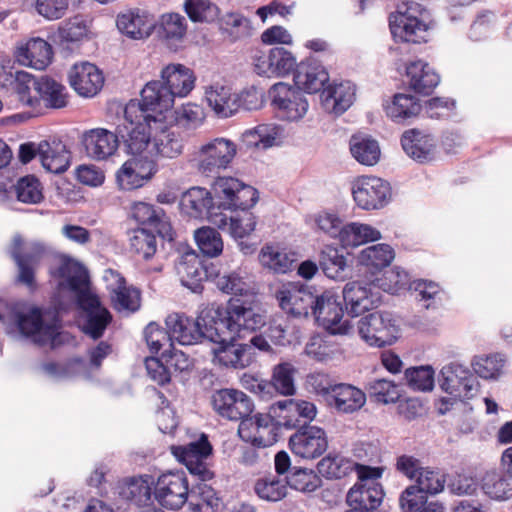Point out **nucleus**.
Instances as JSON below:
<instances>
[{"mask_svg":"<svg viewBox=\"0 0 512 512\" xmlns=\"http://www.w3.org/2000/svg\"><path fill=\"white\" fill-rule=\"evenodd\" d=\"M254 489L261 499L270 502L280 501L287 495L286 481L284 482L276 476H267L257 480Z\"/></svg>","mask_w":512,"mask_h":512,"instance_id":"obj_57","label":"nucleus"},{"mask_svg":"<svg viewBox=\"0 0 512 512\" xmlns=\"http://www.w3.org/2000/svg\"><path fill=\"white\" fill-rule=\"evenodd\" d=\"M57 318L53 316L47 321L39 308H31L27 312L16 315V324L20 333L31 337L33 342L44 345L52 341L57 333Z\"/></svg>","mask_w":512,"mask_h":512,"instance_id":"obj_16","label":"nucleus"},{"mask_svg":"<svg viewBox=\"0 0 512 512\" xmlns=\"http://www.w3.org/2000/svg\"><path fill=\"white\" fill-rule=\"evenodd\" d=\"M352 241L340 243L339 247L326 246L320 254L319 264L325 275L331 279L343 280L347 268L346 255H350Z\"/></svg>","mask_w":512,"mask_h":512,"instance_id":"obj_35","label":"nucleus"},{"mask_svg":"<svg viewBox=\"0 0 512 512\" xmlns=\"http://www.w3.org/2000/svg\"><path fill=\"white\" fill-rule=\"evenodd\" d=\"M395 257L394 249L388 244H375L363 249L357 257V272L370 273L369 278L390 265Z\"/></svg>","mask_w":512,"mask_h":512,"instance_id":"obj_27","label":"nucleus"},{"mask_svg":"<svg viewBox=\"0 0 512 512\" xmlns=\"http://www.w3.org/2000/svg\"><path fill=\"white\" fill-rule=\"evenodd\" d=\"M211 453L212 445L205 434H202L196 441L177 447L175 451V455L185 464L190 473L200 476L203 480L210 475V471L203 461Z\"/></svg>","mask_w":512,"mask_h":512,"instance_id":"obj_22","label":"nucleus"},{"mask_svg":"<svg viewBox=\"0 0 512 512\" xmlns=\"http://www.w3.org/2000/svg\"><path fill=\"white\" fill-rule=\"evenodd\" d=\"M274 415L257 414L240 422L238 433L245 441L257 447H269L277 441V424Z\"/></svg>","mask_w":512,"mask_h":512,"instance_id":"obj_18","label":"nucleus"},{"mask_svg":"<svg viewBox=\"0 0 512 512\" xmlns=\"http://www.w3.org/2000/svg\"><path fill=\"white\" fill-rule=\"evenodd\" d=\"M183 147V139L167 127L165 120L161 129H154L151 152L155 155L173 159L182 154Z\"/></svg>","mask_w":512,"mask_h":512,"instance_id":"obj_41","label":"nucleus"},{"mask_svg":"<svg viewBox=\"0 0 512 512\" xmlns=\"http://www.w3.org/2000/svg\"><path fill=\"white\" fill-rule=\"evenodd\" d=\"M391 198L390 184L375 176L354 179V202L364 210L381 209Z\"/></svg>","mask_w":512,"mask_h":512,"instance_id":"obj_13","label":"nucleus"},{"mask_svg":"<svg viewBox=\"0 0 512 512\" xmlns=\"http://www.w3.org/2000/svg\"><path fill=\"white\" fill-rule=\"evenodd\" d=\"M215 284L220 291L235 296L245 295L250 289L240 270L217 274Z\"/></svg>","mask_w":512,"mask_h":512,"instance_id":"obj_62","label":"nucleus"},{"mask_svg":"<svg viewBox=\"0 0 512 512\" xmlns=\"http://www.w3.org/2000/svg\"><path fill=\"white\" fill-rule=\"evenodd\" d=\"M367 392L370 399L381 404L395 403L400 398L397 385L387 379H377L369 382Z\"/></svg>","mask_w":512,"mask_h":512,"instance_id":"obj_60","label":"nucleus"},{"mask_svg":"<svg viewBox=\"0 0 512 512\" xmlns=\"http://www.w3.org/2000/svg\"><path fill=\"white\" fill-rule=\"evenodd\" d=\"M293 254H290L273 245L264 246L259 254L261 265L274 273L285 274L292 269L295 261Z\"/></svg>","mask_w":512,"mask_h":512,"instance_id":"obj_47","label":"nucleus"},{"mask_svg":"<svg viewBox=\"0 0 512 512\" xmlns=\"http://www.w3.org/2000/svg\"><path fill=\"white\" fill-rule=\"evenodd\" d=\"M36 86H38V79H34L32 75L27 72H21L18 82L13 88L17 100L23 105L31 108L40 107V98L36 94Z\"/></svg>","mask_w":512,"mask_h":512,"instance_id":"obj_54","label":"nucleus"},{"mask_svg":"<svg viewBox=\"0 0 512 512\" xmlns=\"http://www.w3.org/2000/svg\"><path fill=\"white\" fill-rule=\"evenodd\" d=\"M151 484L149 476L132 477L123 483L119 494L138 506H146L151 500Z\"/></svg>","mask_w":512,"mask_h":512,"instance_id":"obj_48","label":"nucleus"},{"mask_svg":"<svg viewBox=\"0 0 512 512\" xmlns=\"http://www.w3.org/2000/svg\"><path fill=\"white\" fill-rule=\"evenodd\" d=\"M57 275L65 280L71 291L77 293L78 305L84 312L83 332L93 339L102 337L112 316L98 297L87 291L89 281L85 267L72 259H64L57 269Z\"/></svg>","mask_w":512,"mask_h":512,"instance_id":"obj_1","label":"nucleus"},{"mask_svg":"<svg viewBox=\"0 0 512 512\" xmlns=\"http://www.w3.org/2000/svg\"><path fill=\"white\" fill-rule=\"evenodd\" d=\"M328 81L327 70L316 60L301 62L294 74L296 87L309 94L319 92Z\"/></svg>","mask_w":512,"mask_h":512,"instance_id":"obj_29","label":"nucleus"},{"mask_svg":"<svg viewBox=\"0 0 512 512\" xmlns=\"http://www.w3.org/2000/svg\"><path fill=\"white\" fill-rule=\"evenodd\" d=\"M402 512H445L444 505L436 500L429 501L428 497L412 496V491L403 490L399 497Z\"/></svg>","mask_w":512,"mask_h":512,"instance_id":"obj_53","label":"nucleus"},{"mask_svg":"<svg viewBox=\"0 0 512 512\" xmlns=\"http://www.w3.org/2000/svg\"><path fill=\"white\" fill-rule=\"evenodd\" d=\"M434 370L431 366L410 367L405 371L408 386L415 391H431L434 387Z\"/></svg>","mask_w":512,"mask_h":512,"instance_id":"obj_64","label":"nucleus"},{"mask_svg":"<svg viewBox=\"0 0 512 512\" xmlns=\"http://www.w3.org/2000/svg\"><path fill=\"white\" fill-rule=\"evenodd\" d=\"M358 334L369 346L392 345L398 334V327L388 312H372L362 317L358 323Z\"/></svg>","mask_w":512,"mask_h":512,"instance_id":"obj_8","label":"nucleus"},{"mask_svg":"<svg viewBox=\"0 0 512 512\" xmlns=\"http://www.w3.org/2000/svg\"><path fill=\"white\" fill-rule=\"evenodd\" d=\"M325 111L336 116L342 115L352 105V89L349 82L329 85L320 95Z\"/></svg>","mask_w":512,"mask_h":512,"instance_id":"obj_40","label":"nucleus"},{"mask_svg":"<svg viewBox=\"0 0 512 512\" xmlns=\"http://www.w3.org/2000/svg\"><path fill=\"white\" fill-rule=\"evenodd\" d=\"M411 284L409 274L400 267L386 271L380 278H368L365 285L354 280V317L380 304L379 289L395 295L412 289Z\"/></svg>","mask_w":512,"mask_h":512,"instance_id":"obj_4","label":"nucleus"},{"mask_svg":"<svg viewBox=\"0 0 512 512\" xmlns=\"http://www.w3.org/2000/svg\"><path fill=\"white\" fill-rule=\"evenodd\" d=\"M291 451L304 459L320 457L328 448V439L324 429L314 425H304L290 436Z\"/></svg>","mask_w":512,"mask_h":512,"instance_id":"obj_17","label":"nucleus"},{"mask_svg":"<svg viewBox=\"0 0 512 512\" xmlns=\"http://www.w3.org/2000/svg\"><path fill=\"white\" fill-rule=\"evenodd\" d=\"M446 483L445 476L429 468H423L416 484L408 486L405 490L412 491V496L428 497V494L435 495L443 491Z\"/></svg>","mask_w":512,"mask_h":512,"instance_id":"obj_49","label":"nucleus"},{"mask_svg":"<svg viewBox=\"0 0 512 512\" xmlns=\"http://www.w3.org/2000/svg\"><path fill=\"white\" fill-rule=\"evenodd\" d=\"M180 208L183 213L193 218H208L211 222L213 217L219 215L214 212L213 198L205 188L192 187L182 194Z\"/></svg>","mask_w":512,"mask_h":512,"instance_id":"obj_26","label":"nucleus"},{"mask_svg":"<svg viewBox=\"0 0 512 512\" xmlns=\"http://www.w3.org/2000/svg\"><path fill=\"white\" fill-rule=\"evenodd\" d=\"M116 25L123 35L134 40L148 38L156 28L153 16L140 9L129 10L119 14L116 19Z\"/></svg>","mask_w":512,"mask_h":512,"instance_id":"obj_24","label":"nucleus"},{"mask_svg":"<svg viewBox=\"0 0 512 512\" xmlns=\"http://www.w3.org/2000/svg\"><path fill=\"white\" fill-rule=\"evenodd\" d=\"M483 493L492 500L506 501L512 498V477L504 470H489L481 478Z\"/></svg>","mask_w":512,"mask_h":512,"instance_id":"obj_39","label":"nucleus"},{"mask_svg":"<svg viewBox=\"0 0 512 512\" xmlns=\"http://www.w3.org/2000/svg\"><path fill=\"white\" fill-rule=\"evenodd\" d=\"M270 94L278 118L297 122L307 114L309 104L302 92L280 82L273 85Z\"/></svg>","mask_w":512,"mask_h":512,"instance_id":"obj_12","label":"nucleus"},{"mask_svg":"<svg viewBox=\"0 0 512 512\" xmlns=\"http://www.w3.org/2000/svg\"><path fill=\"white\" fill-rule=\"evenodd\" d=\"M401 145L405 153L419 163L427 162L433 157L434 138L418 129L405 131L401 137Z\"/></svg>","mask_w":512,"mask_h":512,"instance_id":"obj_34","label":"nucleus"},{"mask_svg":"<svg viewBox=\"0 0 512 512\" xmlns=\"http://www.w3.org/2000/svg\"><path fill=\"white\" fill-rule=\"evenodd\" d=\"M36 94L40 98V102L44 101L46 107L59 109L67 105L65 86L48 76L38 79Z\"/></svg>","mask_w":512,"mask_h":512,"instance_id":"obj_45","label":"nucleus"},{"mask_svg":"<svg viewBox=\"0 0 512 512\" xmlns=\"http://www.w3.org/2000/svg\"><path fill=\"white\" fill-rule=\"evenodd\" d=\"M318 293L312 287L295 283L283 284L275 291L279 307L295 318L312 315Z\"/></svg>","mask_w":512,"mask_h":512,"instance_id":"obj_9","label":"nucleus"},{"mask_svg":"<svg viewBox=\"0 0 512 512\" xmlns=\"http://www.w3.org/2000/svg\"><path fill=\"white\" fill-rule=\"evenodd\" d=\"M131 217L141 225L154 228L163 239L173 240L172 226L162 209H156L145 202H138L131 208Z\"/></svg>","mask_w":512,"mask_h":512,"instance_id":"obj_28","label":"nucleus"},{"mask_svg":"<svg viewBox=\"0 0 512 512\" xmlns=\"http://www.w3.org/2000/svg\"><path fill=\"white\" fill-rule=\"evenodd\" d=\"M380 147L372 137L359 138L354 134V159L366 166L375 165L380 159Z\"/></svg>","mask_w":512,"mask_h":512,"instance_id":"obj_56","label":"nucleus"},{"mask_svg":"<svg viewBox=\"0 0 512 512\" xmlns=\"http://www.w3.org/2000/svg\"><path fill=\"white\" fill-rule=\"evenodd\" d=\"M409 87L417 94L430 95L440 82L439 75L428 63L417 60L406 67Z\"/></svg>","mask_w":512,"mask_h":512,"instance_id":"obj_37","label":"nucleus"},{"mask_svg":"<svg viewBox=\"0 0 512 512\" xmlns=\"http://www.w3.org/2000/svg\"><path fill=\"white\" fill-rule=\"evenodd\" d=\"M159 116L145 114L136 100H130L124 108L123 122L117 125L118 138L127 153L141 154L152 141L154 129H161Z\"/></svg>","mask_w":512,"mask_h":512,"instance_id":"obj_3","label":"nucleus"},{"mask_svg":"<svg viewBox=\"0 0 512 512\" xmlns=\"http://www.w3.org/2000/svg\"><path fill=\"white\" fill-rule=\"evenodd\" d=\"M440 388L456 399H471L478 392L479 383L465 366L452 362L445 365L439 374Z\"/></svg>","mask_w":512,"mask_h":512,"instance_id":"obj_10","label":"nucleus"},{"mask_svg":"<svg viewBox=\"0 0 512 512\" xmlns=\"http://www.w3.org/2000/svg\"><path fill=\"white\" fill-rule=\"evenodd\" d=\"M421 104L412 95L397 93L393 96L391 103L385 106L386 115L396 123H403L406 120L415 118L421 111Z\"/></svg>","mask_w":512,"mask_h":512,"instance_id":"obj_44","label":"nucleus"},{"mask_svg":"<svg viewBox=\"0 0 512 512\" xmlns=\"http://www.w3.org/2000/svg\"><path fill=\"white\" fill-rule=\"evenodd\" d=\"M207 322L212 323L209 336L222 342L236 340L245 331H255L265 324V317L256 312L251 303L231 298L226 306L208 309Z\"/></svg>","mask_w":512,"mask_h":512,"instance_id":"obj_2","label":"nucleus"},{"mask_svg":"<svg viewBox=\"0 0 512 512\" xmlns=\"http://www.w3.org/2000/svg\"><path fill=\"white\" fill-rule=\"evenodd\" d=\"M295 366L290 362H282L273 368L271 381L268 382L271 385V391L274 390L277 393L284 396L294 395L295 388Z\"/></svg>","mask_w":512,"mask_h":512,"instance_id":"obj_50","label":"nucleus"},{"mask_svg":"<svg viewBox=\"0 0 512 512\" xmlns=\"http://www.w3.org/2000/svg\"><path fill=\"white\" fill-rule=\"evenodd\" d=\"M283 137V128L277 124H261L243 134V141L248 146H262L267 149L279 144Z\"/></svg>","mask_w":512,"mask_h":512,"instance_id":"obj_46","label":"nucleus"},{"mask_svg":"<svg viewBox=\"0 0 512 512\" xmlns=\"http://www.w3.org/2000/svg\"><path fill=\"white\" fill-rule=\"evenodd\" d=\"M81 143L89 158L101 161L115 154L120 140L117 131L112 132L105 128H93L82 134Z\"/></svg>","mask_w":512,"mask_h":512,"instance_id":"obj_20","label":"nucleus"},{"mask_svg":"<svg viewBox=\"0 0 512 512\" xmlns=\"http://www.w3.org/2000/svg\"><path fill=\"white\" fill-rule=\"evenodd\" d=\"M236 144L226 138H215L195 152L196 167L200 174L213 177L226 169L236 156Z\"/></svg>","mask_w":512,"mask_h":512,"instance_id":"obj_6","label":"nucleus"},{"mask_svg":"<svg viewBox=\"0 0 512 512\" xmlns=\"http://www.w3.org/2000/svg\"><path fill=\"white\" fill-rule=\"evenodd\" d=\"M214 410L223 418L231 421L247 420L254 409L249 396L236 389H220L212 395Z\"/></svg>","mask_w":512,"mask_h":512,"instance_id":"obj_14","label":"nucleus"},{"mask_svg":"<svg viewBox=\"0 0 512 512\" xmlns=\"http://www.w3.org/2000/svg\"><path fill=\"white\" fill-rule=\"evenodd\" d=\"M206 101L220 118H228L238 112L237 94L232 93L229 87L212 85L205 92Z\"/></svg>","mask_w":512,"mask_h":512,"instance_id":"obj_42","label":"nucleus"},{"mask_svg":"<svg viewBox=\"0 0 512 512\" xmlns=\"http://www.w3.org/2000/svg\"><path fill=\"white\" fill-rule=\"evenodd\" d=\"M208 310L203 311L196 319L183 313L169 314L165 325L170 333L171 340L181 345H194L207 340H215L210 334L213 324L207 322Z\"/></svg>","mask_w":512,"mask_h":512,"instance_id":"obj_5","label":"nucleus"},{"mask_svg":"<svg viewBox=\"0 0 512 512\" xmlns=\"http://www.w3.org/2000/svg\"><path fill=\"white\" fill-rule=\"evenodd\" d=\"M215 344L212 348L213 363L224 367L244 368L249 363L247 344H237L235 340L222 342L221 339L208 340Z\"/></svg>","mask_w":512,"mask_h":512,"instance_id":"obj_30","label":"nucleus"},{"mask_svg":"<svg viewBox=\"0 0 512 512\" xmlns=\"http://www.w3.org/2000/svg\"><path fill=\"white\" fill-rule=\"evenodd\" d=\"M52 56L51 45L41 38L29 40L16 53L19 64L36 70L45 69L51 63Z\"/></svg>","mask_w":512,"mask_h":512,"instance_id":"obj_33","label":"nucleus"},{"mask_svg":"<svg viewBox=\"0 0 512 512\" xmlns=\"http://www.w3.org/2000/svg\"><path fill=\"white\" fill-rule=\"evenodd\" d=\"M316 223L323 232L331 237H339L340 243H349L352 233V224L342 225V221L332 213H321Z\"/></svg>","mask_w":512,"mask_h":512,"instance_id":"obj_58","label":"nucleus"},{"mask_svg":"<svg viewBox=\"0 0 512 512\" xmlns=\"http://www.w3.org/2000/svg\"><path fill=\"white\" fill-rule=\"evenodd\" d=\"M411 6L397 11L389 16L391 34L397 42L421 43L426 42L428 26L410 13Z\"/></svg>","mask_w":512,"mask_h":512,"instance_id":"obj_19","label":"nucleus"},{"mask_svg":"<svg viewBox=\"0 0 512 512\" xmlns=\"http://www.w3.org/2000/svg\"><path fill=\"white\" fill-rule=\"evenodd\" d=\"M312 316L330 334H346L349 330V320H343V307L330 291L318 294Z\"/></svg>","mask_w":512,"mask_h":512,"instance_id":"obj_11","label":"nucleus"},{"mask_svg":"<svg viewBox=\"0 0 512 512\" xmlns=\"http://www.w3.org/2000/svg\"><path fill=\"white\" fill-rule=\"evenodd\" d=\"M385 492L379 480L354 483V512H376Z\"/></svg>","mask_w":512,"mask_h":512,"instance_id":"obj_38","label":"nucleus"},{"mask_svg":"<svg viewBox=\"0 0 512 512\" xmlns=\"http://www.w3.org/2000/svg\"><path fill=\"white\" fill-rule=\"evenodd\" d=\"M105 279L109 281L112 301L118 311L135 312L140 307V292L136 288L127 287L125 279L116 271H105Z\"/></svg>","mask_w":512,"mask_h":512,"instance_id":"obj_25","label":"nucleus"},{"mask_svg":"<svg viewBox=\"0 0 512 512\" xmlns=\"http://www.w3.org/2000/svg\"><path fill=\"white\" fill-rule=\"evenodd\" d=\"M286 485L301 492H313L321 486V479L313 470L294 467L286 476Z\"/></svg>","mask_w":512,"mask_h":512,"instance_id":"obj_55","label":"nucleus"},{"mask_svg":"<svg viewBox=\"0 0 512 512\" xmlns=\"http://www.w3.org/2000/svg\"><path fill=\"white\" fill-rule=\"evenodd\" d=\"M212 223L226 231L234 239H243L254 231L256 219L251 211L243 210L230 216L219 213V215L213 217Z\"/></svg>","mask_w":512,"mask_h":512,"instance_id":"obj_36","label":"nucleus"},{"mask_svg":"<svg viewBox=\"0 0 512 512\" xmlns=\"http://www.w3.org/2000/svg\"><path fill=\"white\" fill-rule=\"evenodd\" d=\"M155 498L171 510L180 509L188 498V481L184 472H168L161 475L155 486Z\"/></svg>","mask_w":512,"mask_h":512,"instance_id":"obj_15","label":"nucleus"},{"mask_svg":"<svg viewBox=\"0 0 512 512\" xmlns=\"http://www.w3.org/2000/svg\"><path fill=\"white\" fill-rule=\"evenodd\" d=\"M17 199L26 204H38L43 199L42 186L33 175L20 178L14 186Z\"/></svg>","mask_w":512,"mask_h":512,"instance_id":"obj_61","label":"nucleus"},{"mask_svg":"<svg viewBox=\"0 0 512 512\" xmlns=\"http://www.w3.org/2000/svg\"><path fill=\"white\" fill-rule=\"evenodd\" d=\"M184 10L193 22H212L219 14L218 7L210 0H186Z\"/></svg>","mask_w":512,"mask_h":512,"instance_id":"obj_63","label":"nucleus"},{"mask_svg":"<svg viewBox=\"0 0 512 512\" xmlns=\"http://www.w3.org/2000/svg\"><path fill=\"white\" fill-rule=\"evenodd\" d=\"M47 252L46 245L38 240L25 242L21 235L13 237L9 253L18 267V280L32 287L35 283V269Z\"/></svg>","mask_w":512,"mask_h":512,"instance_id":"obj_7","label":"nucleus"},{"mask_svg":"<svg viewBox=\"0 0 512 512\" xmlns=\"http://www.w3.org/2000/svg\"><path fill=\"white\" fill-rule=\"evenodd\" d=\"M196 243L200 251L208 257H216L223 250V241L217 230L211 227H202L195 231Z\"/></svg>","mask_w":512,"mask_h":512,"instance_id":"obj_59","label":"nucleus"},{"mask_svg":"<svg viewBox=\"0 0 512 512\" xmlns=\"http://www.w3.org/2000/svg\"><path fill=\"white\" fill-rule=\"evenodd\" d=\"M140 96L141 100L136 101L145 114L159 116L160 121L165 120L164 111L171 109L175 101L162 79L146 83L141 90Z\"/></svg>","mask_w":512,"mask_h":512,"instance_id":"obj_21","label":"nucleus"},{"mask_svg":"<svg viewBox=\"0 0 512 512\" xmlns=\"http://www.w3.org/2000/svg\"><path fill=\"white\" fill-rule=\"evenodd\" d=\"M69 83L80 96L93 97L103 87L104 77L94 64L84 62L71 68Z\"/></svg>","mask_w":512,"mask_h":512,"instance_id":"obj_23","label":"nucleus"},{"mask_svg":"<svg viewBox=\"0 0 512 512\" xmlns=\"http://www.w3.org/2000/svg\"><path fill=\"white\" fill-rule=\"evenodd\" d=\"M158 34L168 43L181 41L186 35L187 23L184 16L178 13H166L160 17Z\"/></svg>","mask_w":512,"mask_h":512,"instance_id":"obj_51","label":"nucleus"},{"mask_svg":"<svg viewBox=\"0 0 512 512\" xmlns=\"http://www.w3.org/2000/svg\"><path fill=\"white\" fill-rule=\"evenodd\" d=\"M176 270L183 286L193 292H198L202 288L201 281L205 276V271L194 252L183 254L176 264Z\"/></svg>","mask_w":512,"mask_h":512,"instance_id":"obj_43","label":"nucleus"},{"mask_svg":"<svg viewBox=\"0 0 512 512\" xmlns=\"http://www.w3.org/2000/svg\"><path fill=\"white\" fill-rule=\"evenodd\" d=\"M160 76L174 99L186 97L195 87L194 72L182 64L165 66Z\"/></svg>","mask_w":512,"mask_h":512,"instance_id":"obj_31","label":"nucleus"},{"mask_svg":"<svg viewBox=\"0 0 512 512\" xmlns=\"http://www.w3.org/2000/svg\"><path fill=\"white\" fill-rule=\"evenodd\" d=\"M37 151L40 162L47 171L59 174L68 169L70 153L62 141H41L37 144Z\"/></svg>","mask_w":512,"mask_h":512,"instance_id":"obj_32","label":"nucleus"},{"mask_svg":"<svg viewBox=\"0 0 512 512\" xmlns=\"http://www.w3.org/2000/svg\"><path fill=\"white\" fill-rule=\"evenodd\" d=\"M129 242L131 253L144 260L151 259L157 251L155 235L145 228L134 230L130 236Z\"/></svg>","mask_w":512,"mask_h":512,"instance_id":"obj_52","label":"nucleus"}]
</instances>
